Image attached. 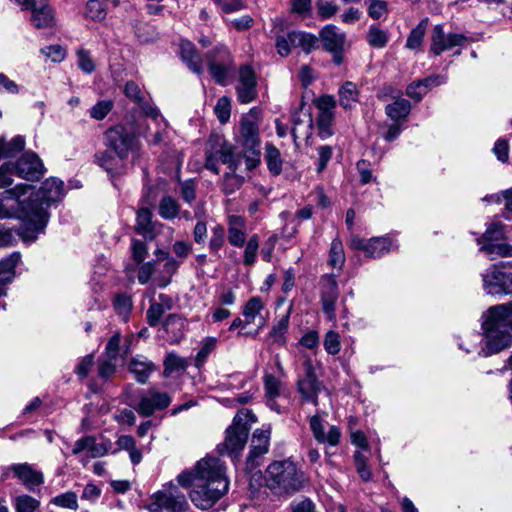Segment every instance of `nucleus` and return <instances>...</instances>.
Masks as SVG:
<instances>
[{
  "instance_id": "nucleus-8",
  "label": "nucleus",
  "mask_w": 512,
  "mask_h": 512,
  "mask_svg": "<svg viewBox=\"0 0 512 512\" xmlns=\"http://www.w3.org/2000/svg\"><path fill=\"white\" fill-rule=\"evenodd\" d=\"M104 144L120 159H127L129 153L136 151L139 147L134 133L124 125H115L107 129L104 134Z\"/></svg>"
},
{
  "instance_id": "nucleus-5",
  "label": "nucleus",
  "mask_w": 512,
  "mask_h": 512,
  "mask_svg": "<svg viewBox=\"0 0 512 512\" xmlns=\"http://www.w3.org/2000/svg\"><path fill=\"white\" fill-rule=\"evenodd\" d=\"M238 143L247 169H254L260 162L259 114L256 109L242 117Z\"/></svg>"
},
{
  "instance_id": "nucleus-51",
  "label": "nucleus",
  "mask_w": 512,
  "mask_h": 512,
  "mask_svg": "<svg viewBox=\"0 0 512 512\" xmlns=\"http://www.w3.org/2000/svg\"><path fill=\"white\" fill-rule=\"evenodd\" d=\"M131 297L125 294H119L114 299V309L123 321H127L132 310Z\"/></svg>"
},
{
  "instance_id": "nucleus-55",
  "label": "nucleus",
  "mask_w": 512,
  "mask_h": 512,
  "mask_svg": "<svg viewBox=\"0 0 512 512\" xmlns=\"http://www.w3.org/2000/svg\"><path fill=\"white\" fill-rule=\"evenodd\" d=\"M214 112L222 124L226 123L231 114L230 100L227 97L219 98L214 107Z\"/></svg>"
},
{
  "instance_id": "nucleus-41",
  "label": "nucleus",
  "mask_w": 512,
  "mask_h": 512,
  "mask_svg": "<svg viewBox=\"0 0 512 512\" xmlns=\"http://www.w3.org/2000/svg\"><path fill=\"white\" fill-rule=\"evenodd\" d=\"M218 339L213 336H207L202 339L201 346L195 357L196 367H201L209 355L217 348Z\"/></svg>"
},
{
  "instance_id": "nucleus-26",
  "label": "nucleus",
  "mask_w": 512,
  "mask_h": 512,
  "mask_svg": "<svg viewBox=\"0 0 512 512\" xmlns=\"http://www.w3.org/2000/svg\"><path fill=\"white\" fill-rule=\"evenodd\" d=\"M21 260L18 252L12 253L0 261V297L6 294V284L11 282L15 275V268Z\"/></svg>"
},
{
  "instance_id": "nucleus-17",
  "label": "nucleus",
  "mask_w": 512,
  "mask_h": 512,
  "mask_svg": "<svg viewBox=\"0 0 512 512\" xmlns=\"http://www.w3.org/2000/svg\"><path fill=\"white\" fill-rule=\"evenodd\" d=\"M170 403L171 397L168 393L149 389L147 394L140 398L136 410L140 415L149 417L155 411L167 408Z\"/></svg>"
},
{
  "instance_id": "nucleus-1",
  "label": "nucleus",
  "mask_w": 512,
  "mask_h": 512,
  "mask_svg": "<svg viewBox=\"0 0 512 512\" xmlns=\"http://www.w3.org/2000/svg\"><path fill=\"white\" fill-rule=\"evenodd\" d=\"M177 481L184 488L192 486L191 501L202 510L212 507L229 489L226 467L213 456L202 458L192 470L180 473Z\"/></svg>"
},
{
  "instance_id": "nucleus-15",
  "label": "nucleus",
  "mask_w": 512,
  "mask_h": 512,
  "mask_svg": "<svg viewBox=\"0 0 512 512\" xmlns=\"http://www.w3.org/2000/svg\"><path fill=\"white\" fill-rule=\"evenodd\" d=\"M322 309L329 320H335V306L338 300V284L333 275H325L320 280Z\"/></svg>"
},
{
  "instance_id": "nucleus-43",
  "label": "nucleus",
  "mask_w": 512,
  "mask_h": 512,
  "mask_svg": "<svg viewBox=\"0 0 512 512\" xmlns=\"http://www.w3.org/2000/svg\"><path fill=\"white\" fill-rule=\"evenodd\" d=\"M427 25L428 19H423L415 28L411 30L406 41V47L408 49L416 50L422 45Z\"/></svg>"
},
{
  "instance_id": "nucleus-44",
  "label": "nucleus",
  "mask_w": 512,
  "mask_h": 512,
  "mask_svg": "<svg viewBox=\"0 0 512 512\" xmlns=\"http://www.w3.org/2000/svg\"><path fill=\"white\" fill-rule=\"evenodd\" d=\"M188 366L186 359L178 356L175 353H169L164 360L163 375L169 377L172 373L177 371H184Z\"/></svg>"
},
{
  "instance_id": "nucleus-10",
  "label": "nucleus",
  "mask_w": 512,
  "mask_h": 512,
  "mask_svg": "<svg viewBox=\"0 0 512 512\" xmlns=\"http://www.w3.org/2000/svg\"><path fill=\"white\" fill-rule=\"evenodd\" d=\"M505 263L493 264L482 274V286L489 295L512 294V273L503 271Z\"/></svg>"
},
{
  "instance_id": "nucleus-52",
  "label": "nucleus",
  "mask_w": 512,
  "mask_h": 512,
  "mask_svg": "<svg viewBox=\"0 0 512 512\" xmlns=\"http://www.w3.org/2000/svg\"><path fill=\"white\" fill-rule=\"evenodd\" d=\"M335 114L319 113L317 117L318 134L322 139H326L333 134L332 124Z\"/></svg>"
},
{
  "instance_id": "nucleus-32",
  "label": "nucleus",
  "mask_w": 512,
  "mask_h": 512,
  "mask_svg": "<svg viewBox=\"0 0 512 512\" xmlns=\"http://www.w3.org/2000/svg\"><path fill=\"white\" fill-rule=\"evenodd\" d=\"M97 163L108 173L120 174L124 169V161L126 159H120L113 151L107 149L96 155Z\"/></svg>"
},
{
  "instance_id": "nucleus-53",
  "label": "nucleus",
  "mask_w": 512,
  "mask_h": 512,
  "mask_svg": "<svg viewBox=\"0 0 512 512\" xmlns=\"http://www.w3.org/2000/svg\"><path fill=\"white\" fill-rule=\"evenodd\" d=\"M39 505V501L29 495H20L15 499L16 512H35Z\"/></svg>"
},
{
  "instance_id": "nucleus-58",
  "label": "nucleus",
  "mask_w": 512,
  "mask_h": 512,
  "mask_svg": "<svg viewBox=\"0 0 512 512\" xmlns=\"http://www.w3.org/2000/svg\"><path fill=\"white\" fill-rule=\"evenodd\" d=\"M116 358L99 359L98 362V374L103 379H109L116 371Z\"/></svg>"
},
{
  "instance_id": "nucleus-59",
  "label": "nucleus",
  "mask_w": 512,
  "mask_h": 512,
  "mask_svg": "<svg viewBox=\"0 0 512 512\" xmlns=\"http://www.w3.org/2000/svg\"><path fill=\"white\" fill-rule=\"evenodd\" d=\"M179 193L181 198L187 203L192 204L196 199V184L193 180L180 182Z\"/></svg>"
},
{
  "instance_id": "nucleus-21",
  "label": "nucleus",
  "mask_w": 512,
  "mask_h": 512,
  "mask_svg": "<svg viewBox=\"0 0 512 512\" xmlns=\"http://www.w3.org/2000/svg\"><path fill=\"white\" fill-rule=\"evenodd\" d=\"M447 79L441 75H431L422 80H417L409 84L406 88V94L415 102H420L425 94L432 88L446 83Z\"/></svg>"
},
{
  "instance_id": "nucleus-18",
  "label": "nucleus",
  "mask_w": 512,
  "mask_h": 512,
  "mask_svg": "<svg viewBox=\"0 0 512 512\" xmlns=\"http://www.w3.org/2000/svg\"><path fill=\"white\" fill-rule=\"evenodd\" d=\"M9 473H12L13 477L19 479L22 484L31 491L34 490L35 487L40 486L44 481L42 472L34 469L28 463L13 464L7 467L4 475L8 476Z\"/></svg>"
},
{
  "instance_id": "nucleus-57",
  "label": "nucleus",
  "mask_w": 512,
  "mask_h": 512,
  "mask_svg": "<svg viewBox=\"0 0 512 512\" xmlns=\"http://www.w3.org/2000/svg\"><path fill=\"white\" fill-rule=\"evenodd\" d=\"M259 248V238L257 235H252L248 240L245 251H244V264L252 265L257 257V252Z\"/></svg>"
},
{
  "instance_id": "nucleus-36",
  "label": "nucleus",
  "mask_w": 512,
  "mask_h": 512,
  "mask_svg": "<svg viewBox=\"0 0 512 512\" xmlns=\"http://www.w3.org/2000/svg\"><path fill=\"white\" fill-rule=\"evenodd\" d=\"M289 39L293 47H300L306 53H310L317 43V38L313 34L302 31L289 32Z\"/></svg>"
},
{
  "instance_id": "nucleus-2",
  "label": "nucleus",
  "mask_w": 512,
  "mask_h": 512,
  "mask_svg": "<svg viewBox=\"0 0 512 512\" xmlns=\"http://www.w3.org/2000/svg\"><path fill=\"white\" fill-rule=\"evenodd\" d=\"M64 197V182L51 177L46 179L40 189L31 195L24 204H20L17 214L21 225L18 235L24 242H34L38 235L44 233L49 222L48 209Z\"/></svg>"
},
{
  "instance_id": "nucleus-37",
  "label": "nucleus",
  "mask_w": 512,
  "mask_h": 512,
  "mask_svg": "<svg viewBox=\"0 0 512 512\" xmlns=\"http://www.w3.org/2000/svg\"><path fill=\"white\" fill-rule=\"evenodd\" d=\"M158 213L165 220H173L180 214V205L172 196H164L159 202Z\"/></svg>"
},
{
  "instance_id": "nucleus-63",
  "label": "nucleus",
  "mask_w": 512,
  "mask_h": 512,
  "mask_svg": "<svg viewBox=\"0 0 512 512\" xmlns=\"http://www.w3.org/2000/svg\"><path fill=\"white\" fill-rule=\"evenodd\" d=\"M280 380L274 375L264 377V388L266 397H278L280 395Z\"/></svg>"
},
{
  "instance_id": "nucleus-30",
  "label": "nucleus",
  "mask_w": 512,
  "mask_h": 512,
  "mask_svg": "<svg viewBox=\"0 0 512 512\" xmlns=\"http://www.w3.org/2000/svg\"><path fill=\"white\" fill-rule=\"evenodd\" d=\"M32 11L31 22L37 29L51 28L56 24L55 11L49 5H43L30 9Z\"/></svg>"
},
{
  "instance_id": "nucleus-50",
  "label": "nucleus",
  "mask_w": 512,
  "mask_h": 512,
  "mask_svg": "<svg viewBox=\"0 0 512 512\" xmlns=\"http://www.w3.org/2000/svg\"><path fill=\"white\" fill-rule=\"evenodd\" d=\"M345 262V255L342 242L334 239L330 247L329 263L332 267L341 269Z\"/></svg>"
},
{
  "instance_id": "nucleus-9",
  "label": "nucleus",
  "mask_w": 512,
  "mask_h": 512,
  "mask_svg": "<svg viewBox=\"0 0 512 512\" xmlns=\"http://www.w3.org/2000/svg\"><path fill=\"white\" fill-rule=\"evenodd\" d=\"M187 508L188 502L185 495L172 483L156 492L152 496V502L148 505L150 512H161L163 509L169 512H184Z\"/></svg>"
},
{
  "instance_id": "nucleus-22",
  "label": "nucleus",
  "mask_w": 512,
  "mask_h": 512,
  "mask_svg": "<svg viewBox=\"0 0 512 512\" xmlns=\"http://www.w3.org/2000/svg\"><path fill=\"white\" fill-rule=\"evenodd\" d=\"M309 423L313 436L319 443L331 446L338 445L341 432L337 426H330L328 432L325 433L322 419L318 415L312 416Z\"/></svg>"
},
{
  "instance_id": "nucleus-3",
  "label": "nucleus",
  "mask_w": 512,
  "mask_h": 512,
  "mask_svg": "<svg viewBox=\"0 0 512 512\" xmlns=\"http://www.w3.org/2000/svg\"><path fill=\"white\" fill-rule=\"evenodd\" d=\"M485 344L480 349L476 346L463 347L467 353L477 351L478 355L488 357L507 349L512 344V303L498 304L490 307L483 315L482 322Z\"/></svg>"
},
{
  "instance_id": "nucleus-6",
  "label": "nucleus",
  "mask_w": 512,
  "mask_h": 512,
  "mask_svg": "<svg viewBox=\"0 0 512 512\" xmlns=\"http://www.w3.org/2000/svg\"><path fill=\"white\" fill-rule=\"evenodd\" d=\"M248 417L255 422L254 415L248 410L240 411L234 417L233 423L226 430L225 441L218 446L221 454L236 458L244 449L250 430V427L244 421Z\"/></svg>"
},
{
  "instance_id": "nucleus-45",
  "label": "nucleus",
  "mask_w": 512,
  "mask_h": 512,
  "mask_svg": "<svg viewBox=\"0 0 512 512\" xmlns=\"http://www.w3.org/2000/svg\"><path fill=\"white\" fill-rule=\"evenodd\" d=\"M503 228L504 225L500 222L491 223L484 234L477 239V243L481 246L485 243H496L504 237Z\"/></svg>"
},
{
  "instance_id": "nucleus-31",
  "label": "nucleus",
  "mask_w": 512,
  "mask_h": 512,
  "mask_svg": "<svg viewBox=\"0 0 512 512\" xmlns=\"http://www.w3.org/2000/svg\"><path fill=\"white\" fill-rule=\"evenodd\" d=\"M180 55L191 71L198 75L202 73L203 62L193 43L187 40L181 41Z\"/></svg>"
},
{
  "instance_id": "nucleus-64",
  "label": "nucleus",
  "mask_w": 512,
  "mask_h": 512,
  "mask_svg": "<svg viewBox=\"0 0 512 512\" xmlns=\"http://www.w3.org/2000/svg\"><path fill=\"white\" fill-rule=\"evenodd\" d=\"M243 183V178L236 175L235 171H230L225 174L223 189L226 194L233 193L236 189H238Z\"/></svg>"
},
{
  "instance_id": "nucleus-35",
  "label": "nucleus",
  "mask_w": 512,
  "mask_h": 512,
  "mask_svg": "<svg viewBox=\"0 0 512 512\" xmlns=\"http://www.w3.org/2000/svg\"><path fill=\"white\" fill-rule=\"evenodd\" d=\"M339 103L346 110L353 109L359 102V91L352 82H345L339 89Z\"/></svg>"
},
{
  "instance_id": "nucleus-48",
  "label": "nucleus",
  "mask_w": 512,
  "mask_h": 512,
  "mask_svg": "<svg viewBox=\"0 0 512 512\" xmlns=\"http://www.w3.org/2000/svg\"><path fill=\"white\" fill-rule=\"evenodd\" d=\"M211 238L209 240V250L211 254L220 257L219 251L224 246L226 232L222 225H216L211 230Z\"/></svg>"
},
{
  "instance_id": "nucleus-24",
  "label": "nucleus",
  "mask_w": 512,
  "mask_h": 512,
  "mask_svg": "<svg viewBox=\"0 0 512 512\" xmlns=\"http://www.w3.org/2000/svg\"><path fill=\"white\" fill-rule=\"evenodd\" d=\"M111 448V442L97 443L96 439L92 436L83 437L75 442L72 453L78 455L87 451L89 457L97 458L106 455Z\"/></svg>"
},
{
  "instance_id": "nucleus-13",
  "label": "nucleus",
  "mask_w": 512,
  "mask_h": 512,
  "mask_svg": "<svg viewBox=\"0 0 512 512\" xmlns=\"http://www.w3.org/2000/svg\"><path fill=\"white\" fill-rule=\"evenodd\" d=\"M305 376L298 380V392L306 402L318 405V394L322 389L321 383L317 380L311 360H306Z\"/></svg>"
},
{
  "instance_id": "nucleus-25",
  "label": "nucleus",
  "mask_w": 512,
  "mask_h": 512,
  "mask_svg": "<svg viewBox=\"0 0 512 512\" xmlns=\"http://www.w3.org/2000/svg\"><path fill=\"white\" fill-rule=\"evenodd\" d=\"M270 429H257L253 433L247 461L253 466L256 459L266 454L269 449Z\"/></svg>"
},
{
  "instance_id": "nucleus-12",
  "label": "nucleus",
  "mask_w": 512,
  "mask_h": 512,
  "mask_svg": "<svg viewBox=\"0 0 512 512\" xmlns=\"http://www.w3.org/2000/svg\"><path fill=\"white\" fill-rule=\"evenodd\" d=\"M13 168L17 176L30 181L38 180L44 173L43 163L34 152L24 153Z\"/></svg>"
},
{
  "instance_id": "nucleus-16",
  "label": "nucleus",
  "mask_w": 512,
  "mask_h": 512,
  "mask_svg": "<svg viewBox=\"0 0 512 512\" xmlns=\"http://www.w3.org/2000/svg\"><path fill=\"white\" fill-rule=\"evenodd\" d=\"M466 42V37L462 34L446 35L442 25H436L431 35L430 51L438 56L446 50H450L457 46H462Z\"/></svg>"
},
{
  "instance_id": "nucleus-39",
  "label": "nucleus",
  "mask_w": 512,
  "mask_h": 512,
  "mask_svg": "<svg viewBox=\"0 0 512 512\" xmlns=\"http://www.w3.org/2000/svg\"><path fill=\"white\" fill-rule=\"evenodd\" d=\"M25 147V139L22 136H15L11 141L6 142L0 138V159L12 158L21 152Z\"/></svg>"
},
{
  "instance_id": "nucleus-34",
  "label": "nucleus",
  "mask_w": 512,
  "mask_h": 512,
  "mask_svg": "<svg viewBox=\"0 0 512 512\" xmlns=\"http://www.w3.org/2000/svg\"><path fill=\"white\" fill-rule=\"evenodd\" d=\"M400 94L401 93L398 92L397 99L393 103L388 104L385 108L387 116L394 122L405 119L411 111L410 102L407 99L399 97Z\"/></svg>"
},
{
  "instance_id": "nucleus-7",
  "label": "nucleus",
  "mask_w": 512,
  "mask_h": 512,
  "mask_svg": "<svg viewBox=\"0 0 512 512\" xmlns=\"http://www.w3.org/2000/svg\"><path fill=\"white\" fill-rule=\"evenodd\" d=\"M209 150L206 152L205 167L214 173H219L218 164L223 163L230 171H236L244 158L242 153H236L232 144L216 136L209 140Z\"/></svg>"
},
{
  "instance_id": "nucleus-47",
  "label": "nucleus",
  "mask_w": 512,
  "mask_h": 512,
  "mask_svg": "<svg viewBox=\"0 0 512 512\" xmlns=\"http://www.w3.org/2000/svg\"><path fill=\"white\" fill-rule=\"evenodd\" d=\"M289 326V316H283L272 328L269 337L273 343L284 345L286 343V333Z\"/></svg>"
},
{
  "instance_id": "nucleus-29",
  "label": "nucleus",
  "mask_w": 512,
  "mask_h": 512,
  "mask_svg": "<svg viewBox=\"0 0 512 512\" xmlns=\"http://www.w3.org/2000/svg\"><path fill=\"white\" fill-rule=\"evenodd\" d=\"M157 223L152 221V213L147 208L137 211L135 231L146 239L152 240L156 236Z\"/></svg>"
},
{
  "instance_id": "nucleus-14",
  "label": "nucleus",
  "mask_w": 512,
  "mask_h": 512,
  "mask_svg": "<svg viewBox=\"0 0 512 512\" xmlns=\"http://www.w3.org/2000/svg\"><path fill=\"white\" fill-rule=\"evenodd\" d=\"M257 81L254 70L248 65L241 66L236 86L239 102L248 104L257 97Z\"/></svg>"
},
{
  "instance_id": "nucleus-11",
  "label": "nucleus",
  "mask_w": 512,
  "mask_h": 512,
  "mask_svg": "<svg viewBox=\"0 0 512 512\" xmlns=\"http://www.w3.org/2000/svg\"><path fill=\"white\" fill-rule=\"evenodd\" d=\"M209 71L212 77L219 84L225 85L229 73L232 69L231 67V57L230 53L226 47L220 46L216 47L209 55Z\"/></svg>"
},
{
  "instance_id": "nucleus-49",
  "label": "nucleus",
  "mask_w": 512,
  "mask_h": 512,
  "mask_svg": "<svg viewBox=\"0 0 512 512\" xmlns=\"http://www.w3.org/2000/svg\"><path fill=\"white\" fill-rule=\"evenodd\" d=\"M388 33L378 27L370 26L367 34V41L374 48H383L388 42Z\"/></svg>"
},
{
  "instance_id": "nucleus-61",
  "label": "nucleus",
  "mask_w": 512,
  "mask_h": 512,
  "mask_svg": "<svg viewBox=\"0 0 512 512\" xmlns=\"http://www.w3.org/2000/svg\"><path fill=\"white\" fill-rule=\"evenodd\" d=\"M316 7L318 15L322 19H329L333 17L338 11V6L332 1L328 0H317Z\"/></svg>"
},
{
  "instance_id": "nucleus-62",
  "label": "nucleus",
  "mask_w": 512,
  "mask_h": 512,
  "mask_svg": "<svg viewBox=\"0 0 512 512\" xmlns=\"http://www.w3.org/2000/svg\"><path fill=\"white\" fill-rule=\"evenodd\" d=\"M52 502L63 508H69L76 510L78 508L77 496L74 492H66L64 494L56 496Z\"/></svg>"
},
{
  "instance_id": "nucleus-28",
  "label": "nucleus",
  "mask_w": 512,
  "mask_h": 512,
  "mask_svg": "<svg viewBox=\"0 0 512 512\" xmlns=\"http://www.w3.org/2000/svg\"><path fill=\"white\" fill-rule=\"evenodd\" d=\"M29 189H31L30 185L19 184V185H16L14 188L5 191V195H6L7 199H16L17 200V208L14 212L11 211L10 208L4 204L3 200L0 199V219L11 218V217L18 218L17 214L19 213V210H20V204H24V201H21L19 199L21 196L25 195Z\"/></svg>"
},
{
  "instance_id": "nucleus-23",
  "label": "nucleus",
  "mask_w": 512,
  "mask_h": 512,
  "mask_svg": "<svg viewBox=\"0 0 512 512\" xmlns=\"http://www.w3.org/2000/svg\"><path fill=\"white\" fill-rule=\"evenodd\" d=\"M157 257V266L162 264V270L159 271L158 275L155 277V281L157 282L159 287H166L170 281L172 276L176 273L179 263L169 254L163 250L156 251Z\"/></svg>"
},
{
  "instance_id": "nucleus-4",
  "label": "nucleus",
  "mask_w": 512,
  "mask_h": 512,
  "mask_svg": "<svg viewBox=\"0 0 512 512\" xmlns=\"http://www.w3.org/2000/svg\"><path fill=\"white\" fill-rule=\"evenodd\" d=\"M266 484L275 493H295L304 483V474L290 460L275 461L266 469Z\"/></svg>"
},
{
  "instance_id": "nucleus-27",
  "label": "nucleus",
  "mask_w": 512,
  "mask_h": 512,
  "mask_svg": "<svg viewBox=\"0 0 512 512\" xmlns=\"http://www.w3.org/2000/svg\"><path fill=\"white\" fill-rule=\"evenodd\" d=\"M129 371L140 384H145L151 373L155 370L154 364L141 355L133 357L128 365Z\"/></svg>"
},
{
  "instance_id": "nucleus-54",
  "label": "nucleus",
  "mask_w": 512,
  "mask_h": 512,
  "mask_svg": "<svg viewBox=\"0 0 512 512\" xmlns=\"http://www.w3.org/2000/svg\"><path fill=\"white\" fill-rule=\"evenodd\" d=\"M323 345L328 354H338L341 350L340 335L333 330L328 331L325 335Z\"/></svg>"
},
{
  "instance_id": "nucleus-38",
  "label": "nucleus",
  "mask_w": 512,
  "mask_h": 512,
  "mask_svg": "<svg viewBox=\"0 0 512 512\" xmlns=\"http://www.w3.org/2000/svg\"><path fill=\"white\" fill-rule=\"evenodd\" d=\"M391 245L392 243L389 238H372L368 240L366 255L372 258H379L390 251Z\"/></svg>"
},
{
  "instance_id": "nucleus-20",
  "label": "nucleus",
  "mask_w": 512,
  "mask_h": 512,
  "mask_svg": "<svg viewBox=\"0 0 512 512\" xmlns=\"http://www.w3.org/2000/svg\"><path fill=\"white\" fill-rule=\"evenodd\" d=\"M320 37L324 48L327 51L335 54V62L339 64L341 62V58L338 56V54L343 51L345 35L339 32L336 26L326 25L322 28Z\"/></svg>"
},
{
  "instance_id": "nucleus-46",
  "label": "nucleus",
  "mask_w": 512,
  "mask_h": 512,
  "mask_svg": "<svg viewBox=\"0 0 512 512\" xmlns=\"http://www.w3.org/2000/svg\"><path fill=\"white\" fill-rule=\"evenodd\" d=\"M480 251L503 258L512 257V244L507 242L485 243L480 247Z\"/></svg>"
},
{
  "instance_id": "nucleus-60",
  "label": "nucleus",
  "mask_w": 512,
  "mask_h": 512,
  "mask_svg": "<svg viewBox=\"0 0 512 512\" xmlns=\"http://www.w3.org/2000/svg\"><path fill=\"white\" fill-rule=\"evenodd\" d=\"M112 107L113 103L110 100L99 101L90 109V116L95 120H103Z\"/></svg>"
},
{
  "instance_id": "nucleus-42",
  "label": "nucleus",
  "mask_w": 512,
  "mask_h": 512,
  "mask_svg": "<svg viewBox=\"0 0 512 512\" xmlns=\"http://www.w3.org/2000/svg\"><path fill=\"white\" fill-rule=\"evenodd\" d=\"M265 160L270 172L278 175L282 171V159L280 151L272 144L265 147Z\"/></svg>"
},
{
  "instance_id": "nucleus-33",
  "label": "nucleus",
  "mask_w": 512,
  "mask_h": 512,
  "mask_svg": "<svg viewBox=\"0 0 512 512\" xmlns=\"http://www.w3.org/2000/svg\"><path fill=\"white\" fill-rule=\"evenodd\" d=\"M244 220L238 216L229 218L228 241L232 246L242 247L246 240V234L243 230Z\"/></svg>"
},
{
  "instance_id": "nucleus-56",
  "label": "nucleus",
  "mask_w": 512,
  "mask_h": 512,
  "mask_svg": "<svg viewBox=\"0 0 512 512\" xmlns=\"http://www.w3.org/2000/svg\"><path fill=\"white\" fill-rule=\"evenodd\" d=\"M157 259L154 261L146 262L139 267L138 281L141 284H146L153 275H158Z\"/></svg>"
},
{
  "instance_id": "nucleus-19",
  "label": "nucleus",
  "mask_w": 512,
  "mask_h": 512,
  "mask_svg": "<svg viewBox=\"0 0 512 512\" xmlns=\"http://www.w3.org/2000/svg\"><path fill=\"white\" fill-rule=\"evenodd\" d=\"M264 310L265 305L260 297H252L246 302L242 310L245 322L248 326L254 324L257 327L254 333H247V335L256 337L260 330L265 327L266 318L263 315Z\"/></svg>"
},
{
  "instance_id": "nucleus-40",
  "label": "nucleus",
  "mask_w": 512,
  "mask_h": 512,
  "mask_svg": "<svg viewBox=\"0 0 512 512\" xmlns=\"http://www.w3.org/2000/svg\"><path fill=\"white\" fill-rule=\"evenodd\" d=\"M107 5L105 0H88L86 3L85 16L92 21L101 22L106 18Z\"/></svg>"
}]
</instances>
